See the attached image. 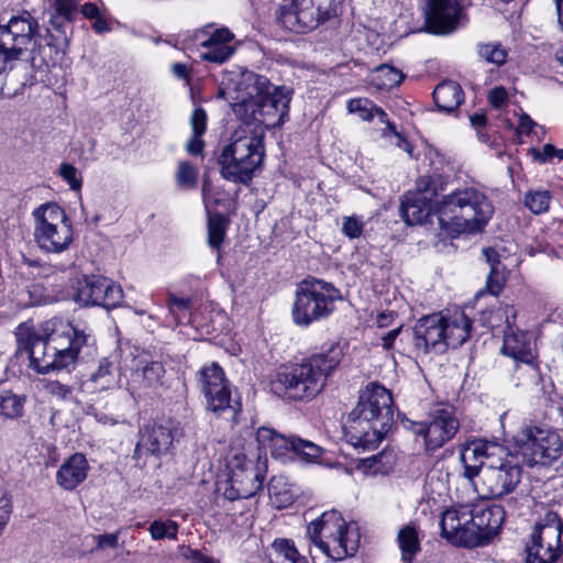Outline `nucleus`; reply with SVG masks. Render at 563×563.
I'll use <instances>...</instances> for the list:
<instances>
[{
    "instance_id": "1",
    "label": "nucleus",
    "mask_w": 563,
    "mask_h": 563,
    "mask_svg": "<svg viewBox=\"0 0 563 563\" xmlns=\"http://www.w3.org/2000/svg\"><path fill=\"white\" fill-rule=\"evenodd\" d=\"M219 93L243 123L231 135L219 158L221 176L249 184L264 158V130L280 126L288 115L290 95L265 76L247 69H232L222 76Z\"/></svg>"
},
{
    "instance_id": "2",
    "label": "nucleus",
    "mask_w": 563,
    "mask_h": 563,
    "mask_svg": "<svg viewBox=\"0 0 563 563\" xmlns=\"http://www.w3.org/2000/svg\"><path fill=\"white\" fill-rule=\"evenodd\" d=\"M15 336L19 349L29 353L30 366L40 374L69 369L96 353L95 339L86 327L60 319L47 321L44 329L21 323Z\"/></svg>"
},
{
    "instance_id": "3",
    "label": "nucleus",
    "mask_w": 563,
    "mask_h": 563,
    "mask_svg": "<svg viewBox=\"0 0 563 563\" xmlns=\"http://www.w3.org/2000/svg\"><path fill=\"white\" fill-rule=\"evenodd\" d=\"M460 461L463 477L482 499L499 498L510 494L521 478L517 456L500 444L474 439L462 445Z\"/></svg>"
},
{
    "instance_id": "4",
    "label": "nucleus",
    "mask_w": 563,
    "mask_h": 563,
    "mask_svg": "<svg viewBox=\"0 0 563 563\" xmlns=\"http://www.w3.org/2000/svg\"><path fill=\"white\" fill-rule=\"evenodd\" d=\"M393 422L391 393L378 383H369L347 416L344 434L354 448L371 451L378 446Z\"/></svg>"
},
{
    "instance_id": "5",
    "label": "nucleus",
    "mask_w": 563,
    "mask_h": 563,
    "mask_svg": "<svg viewBox=\"0 0 563 563\" xmlns=\"http://www.w3.org/2000/svg\"><path fill=\"white\" fill-rule=\"evenodd\" d=\"M439 225L449 234L479 233L494 214L487 196L474 187L456 189L437 202Z\"/></svg>"
},
{
    "instance_id": "6",
    "label": "nucleus",
    "mask_w": 563,
    "mask_h": 563,
    "mask_svg": "<svg viewBox=\"0 0 563 563\" xmlns=\"http://www.w3.org/2000/svg\"><path fill=\"white\" fill-rule=\"evenodd\" d=\"M342 356V349L332 344L302 363L278 372L274 388L283 390L291 399H311L324 388L328 377L338 367Z\"/></svg>"
},
{
    "instance_id": "7",
    "label": "nucleus",
    "mask_w": 563,
    "mask_h": 563,
    "mask_svg": "<svg viewBox=\"0 0 563 563\" xmlns=\"http://www.w3.org/2000/svg\"><path fill=\"white\" fill-rule=\"evenodd\" d=\"M472 321L462 310L452 313H432L418 320L415 327V345L424 353L444 352L459 347L470 336Z\"/></svg>"
},
{
    "instance_id": "8",
    "label": "nucleus",
    "mask_w": 563,
    "mask_h": 563,
    "mask_svg": "<svg viewBox=\"0 0 563 563\" xmlns=\"http://www.w3.org/2000/svg\"><path fill=\"white\" fill-rule=\"evenodd\" d=\"M307 533L322 553L334 561L354 555L360 547L356 527L346 523L341 514L333 509L310 522Z\"/></svg>"
},
{
    "instance_id": "9",
    "label": "nucleus",
    "mask_w": 563,
    "mask_h": 563,
    "mask_svg": "<svg viewBox=\"0 0 563 563\" xmlns=\"http://www.w3.org/2000/svg\"><path fill=\"white\" fill-rule=\"evenodd\" d=\"M341 299V291L333 284L314 277L306 278L296 287L292 321L298 327L308 328L329 318Z\"/></svg>"
},
{
    "instance_id": "10",
    "label": "nucleus",
    "mask_w": 563,
    "mask_h": 563,
    "mask_svg": "<svg viewBox=\"0 0 563 563\" xmlns=\"http://www.w3.org/2000/svg\"><path fill=\"white\" fill-rule=\"evenodd\" d=\"M38 30V22L27 11L0 24V93L16 62L22 59L32 44H36Z\"/></svg>"
},
{
    "instance_id": "11",
    "label": "nucleus",
    "mask_w": 563,
    "mask_h": 563,
    "mask_svg": "<svg viewBox=\"0 0 563 563\" xmlns=\"http://www.w3.org/2000/svg\"><path fill=\"white\" fill-rule=\"evenodd\" d=\"M34 241L45 253L60 254L74 240L71 220L56 202H45L32 211Z\"/></svg>"
},
{
    "instance_id": "12",
    "label": "nucleus",
    "mask_w": 563,
    "mask_h": 563,
    "mask_svg": "<svg viewBox=\"0 0 563 563\" xmlns=\"http://www.w3.org/2000/svg\"><path fill=\"white\" fill-rule=\"evenodd\" d=\"M563 520L545 510L536 521L525 545V563H560L563 558Z\"/></svg>"
},
{
    "instance_id": "13",
    "label": "nucleus",
    "mask_w": 563,
    "mask_h": 563,
    "mask_svg": "<svg viewBox=\"0 0 563 563\" xmlns=\"http://www.w3.org/2000/svg\"><path fill=\"white\" fill-rule=\"evenodd\" d=\"M338 0H283L277 22L286 30L307 33L317 29L335 13Z\"/></svg>"
},
{
    "instance_id": "14",
    "label": "nucleus",
    "mask_w": 563,
    "mask_h": 563,
    "mask_svg": "<svg viewBox=\"0 0 563 563\" xmlns=\"http://www.w3.org/2000/svg\"><path fill=\"white\" fill-rule=\"evenodd\" d=\"M517 454L528 465H550L562 454L563 444L558 432L539 427H526L514 437Z\"/></svg>"
},
{
    "instance_id": "15",
    "label": "nucleus",
    "mask_w": 563,
    "mask_h": 563,
    "mask_svg": "<svg viewBox=\"0 0 563 563\" xmlns=\"http://www.w3.org/2000/svg\"><path fill=\"white\" fill-rule=\"evenodd\" d=\"M200 389L206 398L207 408L218 417L228 413L235 422L242 405L232 397L233 388L224 371L217 363H211L199 371Z\"/></svg>"
},
{
    "instance_id": "16",
    "label": "nucleus",
    "mask_w": 563,
    "mask_h": 563,
    "mask_svg": "<svg viewBox=\"0 0 563 563\" xmlns=\"http://www.w3.org/2000/svg\"><path fill=\"white\" fill-rule=\"evenodd\" d=\"M517 310L510 305H500L487 319L489 327L499 325L498 321L505 320L504 344L501 352L514 360L533 367L536 360V344L533 334L515 327Z\"/></svg>"
},
{
    "instance_id": "17",
    "label": "nucleus",
    "mask_w": 563,
    "mask_h": 563,
    "mask_svg": "<svg viewBox=\"0 0 563 563\" xmlns=\"http://www.w3.org/2000/svg\"><path fill=\"white\" fill-rule=\"evenodd\" d=\"M227 467V478L217 483V490L227 499L250 498L261 489L264 477L244 453H235Z\"/></svg>"
},
{
    "instance_id": "18",
    "label": "nucleus",
    "mask_w": 563,
    "mask_h": 563,
    "mask_svg": "<svg viewBox=\"0 0 563 563\" xmlns=\"http://www.w3.org/2000/svg\"><path fill=\"white\" fill-rule=\"evenodd\" d=\"M409 429L423 439L427 452H434L455 437L460 421L453 408L442 407L432 410L426 421H411Z\"/></svg>"
},
{
    "instance_id": "19",
    "label": "nucleus",
    "mask_w": 563,
    "mask_h": 563,
    "mask_svg": "<svg viewBox=\"0 0 563 563\" xmlns=\"http://www.w3.org/2000/svg\"><path fill=\"white\" fill-rule=\"evenodd\" d=\"M180 435V430L172 420L156 421L140 430L133 459L137 464L145 465L150 456L161 457L170 452L174 441Z\"/></svg>"
},
{
    "instance_id": "20",
    "label": "nucleus",
    "mask_w": 563,
    "mask_h": 563,
    "mask_svg": "<svg viewBox=\"0 0 563 563\" xmlns=\"http://www.w3.org/2000/svg\"><path fill=\"white\" fill-rule=\"evenodd\" d=\"M120 352L122 355L120 369L131 371V378L126 382L131 393L162 385L165 368L161 362L153 360L148 353L139 351L136 347H128Z\"/></svg>"
},
{
    "instance_id": "21",
    "label": "nucleus",
    "mask_w": 563,
    "mask_h": 563,
    "mask_svg": "<svg viewBox=\"0 0 563 563\" xmlns=\"http://www.w3.org/2000/svg\"><path fill=\"white\" fill-rule=\"evenodd\" d=\"M74 298L84 306H100L112 309L121 302L123 291L111 279L99 275H89L78 279Z\"/></svg>"
},
{
    "instance_id": "22",
    "label": "nucleus",
    "mask_w": 563,
    "mask_h": 563,
    "mask_svg": "<svg viewBox=\"0 0 563 563\" xmlns=\"http://www.w3.org/2000/svg\"><path fill=\"white\" fill-rule=\"evenodd\" d=\"M424 14L429 31L438 35L453 33L466 20L462 0H427Z\"/></svg>"
},
{
    "instance_id": "23",
    "label": "nucleus",
    "mask_w": 563,
    "mask_h": 563,
    "mask_svg": "<svg viewBox=\"0 0 563 563\" xmlns=\"http://www.w3.org/2000/svg\"><path fill=\"white\" fill-rule=\"evenodd\" d=\"M472 505L462 504L450 507L442 512L441 536L451 544L474 548L476 537L472 530Z\"/></svg>"
},
{
    "instance_id": "24",
    "label": "nucleus",
    "mask_w": 563,
    "mask_h": 563,
    "mask_svg": "<svg viewBox=\"0 0 563 563\" xmlns=\"http://www.w3.org/2000/svg\"><path fill=\"white\" fill-rule=\"evenodd\" d=\"M195 37L199 41L201 47L199 57L202 60L223 64L235 53L234 34L228 27L213 29L211 25H206L197 31Z\"/></svg>"
},
{
    "instance_id": "25",
    "label": "nucleus",
    "mask_w": 563,
    "mask_h": 563,
    "mask_svg": "<svg viewBox=\"0 0 563 563\" xmlns=\"http://www.w3.org/2000/svg\"><path fill=\"white\" fill-rule=\"evenodd\" d=\"M431 179L422 177L417 183V191L404 196L400 205V213L405 222L410 225L419 224L435 212L437 203L432 205L434 190H431ZM437 216V213H434Z\"/></svg>"
},
{
    "instance_id": "26",
    "label": "nucleus",
    "mask_w": 563,
    "mask_h": 563,
    "mask_svg": "<svg viewBox=\"0 0 563 563\" xmlns=\"http://www.w3.org/2000/svg\"><path fill=\"white\" fill-rule=\"evenodd\" d=\"M472 517L471 528L476 537V548L487 544L499 532L505 511L499 505H472Z\"/></svg>"
},
{
    "instance_id": "27",
    "label": "nucleus",
    "mask_w": 563,
    "mask_h": 563,
    "mask_svg": "<svg viewBox=\"0 0 563 563\" xmlns=\"http://www.w3.org/2000/svg\"><path fill=\"white\" fill-rule=\"evenodd\" d=\"M295 439L297 437L286 438L283 434L276 433L273 429L264 427L260 428L256 432V441L260 448L264 451H269L274 459L282 462L294 459Z\"/></svg>"
},
{
    "instance_id": "28",
    "label": "nucleus",
    "mask_w": 563,
    "mask_h": 563,
    "mask_svg": "<svg viewBox=\"0 0 563 563\" xmlns=\"http://www.w3.org/2000/svg\"><path fill=\"white\" fill-rule=\"evenodd\" d=\"M88 471L85 455L75 453L60 465L56 473V483L66 490H73L86 479Z\"/></svg>"
},
{
    "instance_id": "29",
    "label": "nucleus",
    "mask_w": 563,
    "mask_h": 563,
    "mask_svg": "<svg viewBox=\"0 0 563 563\" xmlns=\"http://www.w3.org/2000/svg\"><path fill=\"white\" fill-rule=\"evenodd\" d=\"M433 99L439 111L451 113L464 101V92L456 81L444 80L434 88Z\"/></svg>"
},
{
    "instance_id": "30",
    "label": "nucleus",
    "mask_w": 563,
    "mask_h": 563,
    "mask_svg": "<svg viewBox=\"0 0 563 563\" xmlns=\"http://www.w3.org/2000/svg\"><path fill=\"white\" fill-rule=\"evenodd\" d=\"M207 113L202 108H196L190 117L191 135L186 142L185 148L188 154L202 155L205 142L202 140L207 130Z\"/></svg>"
},
{
    "instance_id": "31",
    "label": "nucleus",
    "mask_w": 563,
    "mask_h": 563,
    "mask_svg": "<svg viewBox=\"0 0 563 563\" xmlns=\"http://www.w3.org/2000/svg\"><path fill=\"white\" fill-rule=\"evenodd\" d=\"M483 254L490 265V273L486 283L487 288L492 295L497 296L506 280L505 266L500 263V255L496 246L484 249Z\"/></svg>"
},
{
    "instance_id": "32",
    "label": "nucleus",
    "mask_w": 563,
    "mask_h": 563,
    "mask_svg": "<svg viewBox=\"0 0 563 563\" xmlns=\"http://www.w3.org/2000/svg\"><path fill=\"white\" fill-rule=\"evenodd\" d=\"M122 363L118 367L113 361L109 358H103L97 371L91 375V380L96 384V386L101 389H110L120 384V378L117 372L120 374L125 373L126 371H121Z\"/></svg>"
},
{
    "instance_id": "33",
    "label": "nucleus",
    "mask_w": 563,
    "mask_h": 563,
    "mask_svg": "<svg viewBox=\"0 0 563 563\" xmlns=\"http://www.w3.org/2000/svg\"><path fill=\"white\" fill-rule=\"evenodd\" d=\"M397 541L401 552V561H412L420 552L419 532L413 523H409L399 530Z\"/></svg>"
},
{
    "instance_id": "34",
    "label": "nucleus",
    "mask_w": 563,
    "mask_h": 563,
    "mask_svg": "<svg viewBox=\"0 0 563 563\" xmlns=\"http://www.w3.org/2000/svg\"><path fill=\"white\" fill-rule=\"evenodd\" d=\"M347 110L363 121H372L377 118L380 123H385L388 120L386 112L366 98L351 99L347 103Z\"/></svg>"
},
{
    "instance_id": "35",
    "label": "nucleus",
    "mask_w": 563,
    "mask_h": 563,
    "mask_svg": "<svg viewBox=\"0 0 563 563\" xmlns=\"http://www.w3.org/2000/svg\"><path fill=\"white\" fill-rule=\"evenodd\" d=\"M404 79V74L389 65H380L372 71L371 84L378 90H389L397 87Z\"/></svg>"
},
{
    "instance_id": "36",
    "label": "nucleus",
    "mask_w": 563,
    "mask_h": 563,
    "mask_svg": "<svg viewBox=\"0 0 563 563\" xmlns=\"http://www.w3.org/2000/svg\"><path fill=\"white\" fill-rule=\"evenodd\" d=\"M52 7L55 10V14L51 18L52 26L60 31L63 23L71 22L78 12V0H51Z\"/></svg>"
},
{
    "instance_id": "37",
    "label": "nucleus",
    "mask_w": 563,
    "mask_h": 563,
    "mask_svg": "<svg viewBox=\"0 0 563 563\" xmlns=\"http://www.w3.org/2000/svg\"><path fill=\"white\" fill-rule=\"evenodd\" d=\"M199 169L198 167L186 161L180 159L175 170V181L178 188L183 190L195 189L198 185Z\"/></svg>"
},
{
    "instance_id": "38",
    "label": "nucleus",
    "mask_w": 563,
    "mask_h": 563,
    "mask_svg": "<svg viewBox=\"0 0 563 563\" xmlns=\"http://www.w3.org/2000/svg\"><path fill=\"white\" fill-rule=\"evenodd\" d=\"M23 294L27 296V300L24 301L26 306L49 305L57 300L54 291L40 282L26 286Z\"/></svg>"
},
{
    "instance_id": "39",
    "label": "nucleus",
    "mask_w": 563,
    "mask_h": 563,
    "mask_svg": "<svg viewBox=\"0 0 563 563\" xmlns=\"http://www.w3.org/2000/svg\"><path fill=\"white\" fill-rule=\"evenodd\" d=\"M24 399L0 386V416L16 418L23 412Z\"/></svg>"
},
{
    "instance_id": "40",
    "label": "nucleus",
    "mask_w": 563,
    "mask_h": 563,
    "mask_svg": "<svg viewBox=\"0 0 563 563\" xmlns=\"http://www.w3.org/2000/svg\"><path fill=\"white\" fill-rule=\"evenodd\" d=\"M294 457H300L307 463H320L323 454V449L311 441L300 438L295 439Z\"/></svg>"
},
{
    "instance_id": "41",
    "label": "nucleus",
    "mask_w": 563,
    "mask_h": 563,
    "mask_svg": "<svg viewBox=\"0 0 563 563\" xmlns=\"http://www.w3.org/2000/svg\"><path fill=\"white\" fill-rule=\"evenodd\" d=\"M276 552L275 563H299V560H306L300 555L292 541L287 539L276 540L274 542Z\"/></svg>"
},
{
    "instance_id": "42",
    "label": "nucleus",
    "mask_w": 563,
    "mask_h": 563,
    "mask_svg": "<svg viewBox=\"0 0 563 563\" xmlns=\"http://www.w3.org/2000/svg\"><path fill=\"white\" fill-rule=\"evenodd\" d=\"M178 528V523L173 520H155L150 525L148 532L153 540H176Z\"/></svg>"
},
{
    "instance_id": "43",
    "label": "nucleus",
    "mask_w": 563,
    "mask_h": 563,
    "mask_svg": "<svg viewBox=\"0 0 563 563\" xmlns=\"http://www.w3.org/2000/svg\"><path fill=\"white\" fill-rule=\"evenodd\" d=\"M551 201V195L548 190L529 191L525 196L526 207L534 214L548 211Z\"/></svg>"
},
{
    "instance_id": "44",
    "label": "nucleus",
    "mask_w": 563,
    "mask_h": 563,
    "mask_svg": "<svg viewBox=\"0 0 563 563\" xmlns=\"http://www.w3.org/2000/svg\"><path fill=\"white\" fill-rule=\"evenodd\" d=\"M225 234V223L222 217L216 216L208 221V244L219 252Z\"/></svg>"
},
{
    "instance_id": "45",
    "label": "nucleus",
    "mask_w": 563,
    "mask_h": 563,
    "mask_svg": "<svg viewBox=\"0 0 563 563\" xmlns=\"http://www.w3.org/2000/svg\"><path fill=\"white\" fill-rule=\"evenodd\" d=\"M384 124H386V128L383 130L382 136L388 140L391 145L405 151L411 157L413 151L412 145L402 134L396 131L395 125L388 120Z\"/></svg>"
},
{
    "instance_id": "46",
    "label": "nucleus",
    "mask_w": 563,
    "mask_h": 563,
    "mask_svg": "<svg viewBox=\"0 0 563 563\" xmlns=\"http://www.w3.org/2000/svg\"><path fill=\"white\" fill-rule=\"evenodd\" d=\"M43 388L47 395L60 401H70L74 397L73 388L57 380H43Z\"/></svg>"
},
{
    "instance_id": "47",
    "label": "nucleus",
    "mask_w": 563,
    "mask_h": 563,
    "mask_svg": "<svg viewBox=\"0 0 563 563\" xmlns=\"http://www.w3.org/2000/svg\"><path fill=\"white\" fill-rule=\"evenodd\" d=\"M478 54L485 60L496 65L504 64L507 57L500 44H482L478 46Z\"/></svg>"
},
{
    "instance_id": "48",
    "label": "nucleus",
    "mask_w": 563,
    "mask_h": 563,
    "mask_svg": "<svg viewBox=\"0 0 563 563\" xmlns=\"http://www.w3.org/2000/svg\"><path fill=\"white\" fill-rule=\"evenodd\" d=\"M449 473L443 471H432L427 476V485L431 493L441 496L448 490Z\"/></svg>"
},
{
    "instance_id": "49",
    "label": "nucleus",
    "mask_w": 563,
    "mask_h": 563,
    "mask_svg": "<svg viewBox=\"0 0 563 563\" xmlns=\"http://www.w3.org/2000/svg\"><path fill=\"white\" fill-rule=\"evenodd\" d=\"M190 301L186 298H178L174 295L169 296L168 310L175 322H181L188 314Z\"/></svg>"
},
{
    "instance_id": "50",
    "label": "nucleus",
    "mask_w": 563,
    "mask_h": 563,
    "mask_svg": "<svg viewBox=\"0 0 563 563\" xmlns=\"http://www.w3.org/2000/svg\"><path fill=\"white\" fill-rule=\"evenodd\" d=\"M59 176L68 184L71 190L78 191L81 189L82 178L75 166L63 163L59 166Z\"/></svg>"
},
{
    "instance_id": "51",
    "label": "nucleus",
    "mask_w": 563,
    "mask_h": 563,
    "mask_svg": "<svg viewBox=\"0 0 563 563\" xmlns=\"http://www.w3.org/2000/svg\"><path fill=\"white\" fill-rule=\"evenodd\" d=\"M364 222L357 216L344 217L342 219V233L349 239H357L362 235Z\"/></svg>"
},
{
    "instance_id": "52",
    "label": "nucleus",
    "mask_w": 563,
    "mask_h": 563,
    "mask_svg": "<svg viewBox=\"0 0 563 563\" xmlns=\"http://www.w3.org/2000/svg\"><path fill=\"white\" fill-rule=\"evenodd\" d=\"M531 153L533 158L540 163H549L553 158H556L559 162L563 161V150L556 148L550 143L543 145L542 150L532 148Z\"/></svg>"
},
{
    "instance_id": "53",
    "label": "nucleus",
    "mask_w": 563,
    "mask_h": 563,
    "mask_svg": "<svg viewBox=\"0 0 563 563\" xmlns=\"http://www.w3.org/2000/svg\"><path fill=\"white\" fill-rule=\"evenodd\" d=\"M210 312L209 307H202L200 310L190 313L189 321L196 327L205 330L207 333H211L217 330L214 321H205L203 314Z\"/></svg>"
},
{
    "instance_id": "54",
    "label": "nucleus",
    "mask_w": 563,
    "mask_h": 563,
    "mask_svg": "<svg viewBox=\"0 0 563 563\" xmlns=\"http://www.w3.org/2000/svg\"><path fill=\"white\" fill-rule=\"evenodd\" d=\"M12 512V501L9 495L0 490V534L7 527Z\"/></svg>"
},
{
    "instance_id": "55",
    "label": "nucleus",
    "mask_w": 563,
    "mask_h": 563,
    "mask_svg": "<svg viewBox=\"0 0 563 563\" xmlns=\"http://www.w3.org/2000/svg\"><path fill=\"white\" fill-rule=\"evenodd\" d=\"M508 97L507 90L501 86L493 88L488 93L489 103L496 109L504 108L508 102Z\"/></svg>"
},
{
    "instance_id": "56",
    "label": "nucleus",
    "mask_w": 563,
    "mask_h": 563,
    "mask_svg": "<svg viewBox=\"0 0 563 563\" xmlns=\"http://www.w3.org/2000/svg\"><path fill=\"white\" fill-rule=\"evenodd\" d=\"M537 124L527 114H521L519 118L518 132L519 134L529 135L534 132Z\"/></svg>"
},
{
    "instance_id": "57",
    "label": "nucleus",
    "mask_w": 563,
    "mask_h": 563,
    "mask_svg": "<svg viewBox=\"0 0 563 563\" xmlns=\"http://www.w3.org/2000/svg\"><path fill=\"white\" fill-rule=\"evenodd\" d=\"M402 325H398L382 336V346L385 350L393 347L396 338L400 334Z\"/></svg>"
},
{
    "instance_id": "58",
    "label": "nucleus",
    "mask_w": 563,
    "mask_h": 563,
    "mask_svg": "<svg viewBox=\"0 0 563 563\" xmlns=\"http://www.w3.org/2000/svg\"><path fill=\"white\" fill-rule=\"evenodd\" d=\"M106 545L115 548L118 545V534L110 533V534L98 536L97 537V548L102 549Z\"/></svg>"
},
{
    "instance_id": "59",
    "label": "nucleus",
    "mask_w": 563,
    "mask_h": 563,
    "mask_svg": "<svg viewBox=\"0 0 563 563\" xmlns=\"http://www.w3.org/2000/svg\"><path fill=\"white\" fill-rule=\"evenodd\" d=\"M396 313L394 311H383L376 317L378 328H387L393 324Z\"/></svg>"
},
{
    "instance_id": "60",
    "label": "nucleus",
    "mask_w": 563,
    "mask_h": 563,
    "mask_svg": "<svg viewBox=\"0 0 563 563\" xmlns=\"http://www.w3.org/2000/svg\"><path fill=\"white\" fill-rule=\"evenodd\" d=\"M188 558L191 559L194 563H219V561L207 556L197 550H190V555Z\"/></svg>"
},
{
    "instance_id": "61",
    "label": "nucleus",
    "mask_w": 563,
    "mask_h": 563,
    "mask_svg": "<svg viewBox=\"0 0 563 563\" xmlns=\"http://www.w3.org/2000/svg\"><path fill=\"white\" fill-rule=\"evenodd\" d=\"M81 13L87 19H95L100 15V10L95 3H85L81 7Z\"/></svg>"
},
{
    "instance_id": "62",
    "label": "nucleus",
    "mask_w": 563,
    "mask_h": 563,
    "mask_svg": "<svg viewBox=\"0 0 563 563\" xmlns=\"http://www.w3.org/2000/svg\"><path fill=\"white\" fill-rule=\"evenodd\" d=\"M172 71L173 74L179 78V79H187L188 78V66L183 63H175L172 65Z\"/></svg>"
},
{
    "instance_id": "63",
    "label": "nucleus",
    "mask_w": 563,
    "mask_h": 563,
    "mask_svg": "<svg viewBox=\"0 0 563 563\" xmlns=\"http://www.w3.org/2000/svg\"><path fill=\"white\" fill-rule=\"evenodd\" d=\"M92 27L97 33H103V32H108L110 30L108 22L101 15H98L97 18H95Z\"/></svg>"
},
{
    "instance_id": "64",
    "label": "nucleus",
    "mask_w": 563,
    "mask_h": 563,
    "mask_svg": "<svg viewBox=\"0 0 563 563\" xmlns=\"http://www.w3.org/2000/svg\"><path fill=\"white\" fill-rule=\"evenodd\" d=\"M471 124L474 128H482L486 124V115L481 113H475L470 117Z\"/></svg>"
}]
</instances>
